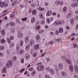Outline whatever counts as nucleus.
<instances>
[{
  "label": "nucleus",
  "mask_w": 78,
  "mask_h": 78,
  "mask_svg": "<svg viewBox=\"0 0 78 78\" xmlns=\"http://www.w3.org/2000/svg\"><path fill=\"white\" fill-rule=\"evenodd\" d=\"M65 61L67 62V63L69 64H71L72 63V62L69 59H65Z\"/></svg>",
  "instance_id": "17"
},
{
  "label": "nucleus",
  "mask_w": 78,
  "mask_h": 78,
  "mask_svg": "<svg viewBox=\"0 0 78 78\" xmlns=\"http://www.w3.org/2000/svg\"><path fill=\"white\" fill-rule=\"evenodd\" d=\"M23 34L22 33H19L17 35V36L19 38H20L23 37Z\"/></svg>",
  "instance_id": "12"
},
{
  "label": "nucleus",
  "mask_w": 78,
  "mask_h": 78,
  "mask_svg": "<svg viewBox=\"0 0 78 78\" xmlns=\"http://www.w3.org/2000/svg\"><path fill=\"white\" fill-rule=\"evenodd\" d=\"M9 25H10V26H11L12 27H14L15 26V23L14 22H11L9 23Z\"/></svg>",
  "instance_id": "15"
},
{
  "label": "nucleus",
  "mask_w": 78,
  "mask_h": 78,
  "mask_svg": "<svg viewBox=\"0 0 78 78\" xmlns=\"http://www.w3.org/2000/svg\"><path fill=\"white\" fill-rule=\"evenodd\" d=\"M39 16H40V18H43V14L41 13H40L39 14Z\"/></svg>",
  "instance_id": "49"
},
{
  "label": "nucleus",
  "mask_w": 78,
  "mask_h": 78,
  "mask_svg": "<svg viewBox=\"0 0 78 78\" xmlns=\"http://www.w3.org/2000/svg\"><path fill=\"white\" fill-rule=\"evenodd\" d=\"M21 63H23L24 62V59L23 58H22L21 59V61H20Z\"/></svg>",
  "instance_id": "39"
},
{
  "label": "nucleus",
  "mask_w": 78,
  "mask_h": 78,
  "mask_svg": "<svg viewBox=\"0 0 78 78\" xmlns=\"http://www.w3.org/2000/svg\"><path fill=\"white\" fill-rule=\"evenodd\" d=\"M73 78H78V77L76 75H75L73 76Z\"/></svg>",
  "instance_id": "62"
},
{
  "label": "nucleus",
  "mask_w": 78,
  "mask_h": 78,
  "mask_svg": "<svg viewBox=\"0 0 78 78\" xmlns=\"http://www.w3.org/2000/svg\"><path fill=\"white\" fill-rule=\"evenodd\" d=\"M29 41V37H28L26 36L25 37V42L26 43H28Z\"/></svg>",
  "instance_id": "13"
},
{
  "label": "nucleus",
  "mask_w": 78,
  "mask_h": 78,
  "mask_svg": "<svg viewBox=\"0 0 78 78\" xmlns=\"http://www.w3.org/2000/svg\"><path fill=\"white\" fill-rule=\"evenodd\" d=\"M10 31L11 32L12 34H14L15 33V30L14 29H11Z\"/></svg>",
  "instance_id": "28"
},
{
  "label": "nucleus",
  "mask_w": 78,
  "mask_h": 78,
  "mask_svg": "<svg viewBox=\"0 0 78 78\" xmlns=\"http://www.w3.org/2000/svg\"><path fill=\"white\" fill-rule=\"evenodd\" d=\"M44 10V8H42L41 7H39V11H42Z\"/></svg>",
  "instance_id": "37"
},
{
  "label": "nucleus",
  "mask_w": 78,
  "mask_h": 78,
  "mask_svg": "<svg viewBox=\"0 0 78 78\" xmlns=\"http://www.w3.org/2000/svg\"><path fill=\"white\" fill-rule=\"evenodd\" d=\"M44 69V65H39V66H37V70L38 71H43Z\"/></svg>",
  "instance_id": "2"
},
{
  "label": "nucleus",
  "mask_w": 78,
  "mask_h": 78,
  "mask_svg": "<svg viewBox=\"0 0 78 78\" xmlns=\"http://www.w3.org/2000/svg\"><path fill=\"white\" fill-rule=\"evenodd\" d=\"M60 32L58 30H56L55 31V34L56 35H58Z\"/></svg>",
  "instance_id": "52"
},
{
  "label": "nucleus",
  "mask_w": 78,
  "mask_h": 78,
  "mask_svg": "<svg viewBox=\"0 0 78 78\" xmlns=\"http://www.w3.org/2000/svg\"><path fill=\"white\" fill-rule=\"evenodd\" d=\"M50 70V67H48L46 69V71H49V70Z\"/></svg>",
  "instance_id": "54"
},
{
  "label": "nucleus",
  "mask_w": 78,
  "mask_h": 78,
  "mask_svg": "<svg viewBox=\"0 0 78 78\" xmlns=\"http://www.w3.org/2000/svg\"><path fill=\"white\" fill-rule=\"evenodd\" d=\"M71 16V14L70 13H68L67 14V16L68 17H70Z\"/></svg>",
  "instance_id": "56"
},
{
  "label": "nucleus",
  "mask_w": 78,
  "mask_h": 78,
  "mask_svg": "<svg viewBox=\"0 0 78 78\" xmlns=\"http://www.w3.org/2000/svg\"><path fill=\"white\" fill-rule=\"evenodd\" d=\"M60 22V21H59L58 20H56L55 21V22H54V25H55V24H57L59 23V22Z\"/></svg>",
  "instance_id": "40"
},
{
  "label": "nucleus",
  "mask_w": 78,
  "mask_h": 78,
  "mask_svg": "<svg viewBox=\"0 0 78 78\" xmlns=\"http://www.w3.org/2000/svg\"><path fill=\"white\" fill-rule=\"evenodd\" d=\"M50 73L52 75H54L55 73L54 70L53 69H50Z\"/></svg>",
  "instance_id": "18"
},
{
  "label": "nucleus",
  "mask_w": 78,
  "mask_h": 78,
  "mask_svg": "<svg viewBox=\"0 0 78 78\" xmlns=\"http://www.w3.org/2000/svg\"><path fill=\"white\" fill-rule=\"evenodd\" d=\"M17 53L20 55H23L24 53V50L23 49H21L19 50H17Z\"/></svg>",
  "instance_id": "3"
},
{
  "label": "nucleus",
  "mask_w": 78,
  "mask_h": 78,
  "mask_svg": "<svg viewBox=\"0 0 78 78\" xmlns=\"http://www.w3.org/2000/svg\"><path fill=\"white\" fill-rule=\"evenodd\" d=\"M74 19L76 20H78V16L77 15H75L74 17Z\"/></svg>",
  "instance_id": "41"
},
{
  "label": "nucleus",
  "mask_w": 78,
  "mask_h": 78,
  "mask_svg": "<svg viewBox=\"0 0 78 78\" xmlns=\"http://www.w3.org/2000/svg\"><path fill=\"white\" fill-rule=\"evenodd\" d=\"M52 13V11L51 10H49L47 12L46 15L47 16H50Z\"/></svg>",
  "instance_id": "7"
},
{
  "label": "nucleus",
  "mask_w": 78,
  "mask_h": 78,
  "mask_svg": "<svg viewBox=\"0 0 78 78\" xmlns=\"http://www.w3.org/2000/svg\"><path fill=\"white\" fill-rule=\"evenodd\" d=\"M8 4L6 3L5 2H2L1 5L0 6V7L1 8H5V7H7L8 6Z\"/></svg>",
  "instance_id": "4"
},
{
  "label": "nucleus",
  "mask_w": 78,
  "mask_h": 78,
  "mask_svg": "<svg viewBox=\"0 0 78 78\" xmlns=\"http://www.w3.org/2000/svg\"><path fill=\"white\" fill-rule=\"evenodd\" d=\"M9 26V24L7 23V24H6L5 25V27L6 28H7Z\"/></svg>",
  "instance_id": "63"
},
{
  "label": "nucleus",
  "mask_w": 78,
  "mask_h": 78,
  "mask_svg": "<svg viewBox=\"0 0 78 78\" xmlns=\"http://www.w3.org/2000/svg\"><path fill=\"white\" fill-rule=\"evenodd\" d=\"M30 46L32 47L34 46V40L31 39L30 40Z\"/></svg>",
  "instance_id": "9"
},
{
  "label": "nucleus",
  "mask_w": 78,
  "mask_h": 78,
  "mask_svg": "<svg viewBox=\"0 0 78 78\" xmlns=\"http://www.w3.org/2000/svg\"><path fill=\"white\" fill-rule=\"evenodd\" d=\"M12 60H10L8 61V63L6 65V68L7 69L9 68L10 67L12 66Z\"/></svg>",
  "instance_id": "1"
},
{
  "label": "nucleus",
  "mask_w": 78,
  "mask_h": 78,
  "mask_svg": "<svg viewBox=\"0 0 78 78\" xmlns=\"http://www.w3.org/2000/svg\"><path fill=\"white\" fill-rule=\"evenodd\" d=\"M33 57H34L36 56H37V53L35 52H34V53H33Z\"/></svg>",
  "instance_id": "51"
},
{
  "label": "nucleus",
  "mask_w": 78,
  "mask_h": 78,
  "mask_svg": "<svg viewBox=\"0 0 78 78\" xmlns=\"http://www.w3.org/2000/svg\"><path fill=\"white\" fill-rule=\"evenodd\" d=\"M14 43H11V44L10 45V47H13L14 46Z\"/></svg>",
  "instance_id": "53"
},
{
  "label": "nucleus",
  "mask_w": 78,
  "mask_h": 78,
  "mask_svg": "<svg viewBox=\"0 0 78 78\" xmlns=\"http://www.w3.org/2000/svg\"><path fill=\"white\" fill-rule=\"evenodd\" d=\"M73 47L74 48H77L78 47V45L77 44H75L73 45Z\"/></svg>",
  "instance_id": "36"
},
{
  "label": "nucleus",
  "mask_w": 78,
  "mask_h": 78,
  "mask_svg": "<svg viewBox=\"0 0 78 78\" xmlns=\"http://www.w3.org/2000/svg\"><path fill=\"white\" fill-rule=\"evenodd\" d=\"M45 78H50V76L49 75H48V74H46L45 76Z\"/></svg>",
  "instance_id": "50"
},
{
  "label": "nucleus",
  "mask_w": 78,
  "mask_h": 78,
  "mask_svg": "<svg viewBox=\"0 0 78 78\" xmlns=\"http://www.w3.org/2000/svg\"><path fill=\"white\" fill-rule=\"evenodd\" d=\"M33 70V68L32 67L30 68L29 69V70H30V71H32Z\"/></svg>",
  "instance_id": "60"
},
{
  "label": "nucleus",
  "mask_w": 78,
  "mask_h": 78,
  "mask_svg": "<svg viewBox=\"0 0 78 78\" xmlns=\"http://www.w3.org/2000/svg\"><path fill=\"white\" fill-rule=\"evenodd\" d=\"M27 17H25L24 18H22V20L23 21H26L27 20Z\"/></svg>",
  "instance_id": "43"
},
{
  "label": "nucleus",
  "mask_w": 78,
  "mask_h": 78,
  "mask_svg": "<svg viewBox=\"0 0 78 78\" xmlns=\"http://www.w3.org/2000/svg\"><path fill=\"white\" fill-rule=\"evenodd\" d=\"M74 66H75V72L76 73H78V67L76 65H75Z\"/></svg>",
  "instance_id": "19"
},
{
  "label": "nucleus",
  "mask_w": 78,
  "mask_h": 78,
  "mask_svg": "<svg viewBox=\"0 0 78 78\" xmlns=\"http://www.w3.org/2000/svg\"><path fill=\"white\" fill-rule=\"evenodd\" d=\"M30 45L29 44L27 45L26 47V51H28V50L30 49Z\"/></svg>",
  "instance_id": "21"
},
{
  "label": "nucleus",
  "mask_w": 78,
  "mask_h": 78,
  "mask_svg": "<svg viewBox=\"0 0 78 78\" xmlns=\"http://www.w3.org/2000/svg\"><path fill=\"white\" fill-rule=\"evenodd\" d=\"M16 59H17V57L16 56H13V58L12 59V60L13 61H16Z\"/></svg>",
  "instance_id": "45"
},
{
  "label": "nucleus",
  "mask_w": 78,
  "mask_h": 78,
  "mask_svg": "<svg viewBox=\"0 0 78 78\" xmlns=\"http://www.w3.org/2000/svg\"><path fill=\"white\" fill-rule=\"evenodd\" d=\"M67 10V8L66 7H65L63 8V9H62V11H63L64 12H66V10Z\"/></svg>",
  "instance_id": "29"
},
{
  "label": "nucleus",
  "mask_w": 78,
  "mask_h": 78,
  "mask_svg": "<svg viewBox=\"0 0 78 78\" xmlns=\"http://www.w3.org/2000/svg\"><path fill=\"white\" fill-rule=\"evenodd\" d=\"M75 29H76V30H77L78 29V24H77L76 25V27Z\"/></svg>",
  "instance_id": "64"
},
{
  "label": "nucleus",
  "mask_w": 78,
  "mask_h": 78,
  "mask_svg": "<svg viewBox=\"0 0 78 78\" xmlns=\"http://www.w3.org/2000/svg\"><path fill=\"white\" fill-rule=\"evenodd\" d=\"M10 39L12 41L14 39V37L13 36H11L10 37Z\"/></svg>",
  "instance_id": "46"
},
{
  "label": "nucleus",
  "mask_w": 78,
  "mask_h": 78,
  "mask_svg": "<svg viewBox=\"0 0 78 78\" xmlns=\"http://www.w3.org/2000/svg\"><path fill=\"white\" fill-rule=\"evenodd\" d=\"M45 5H46V6H48L49 5V3L48 2H45Z\"/></svg>",
  "instance_id": "55"
},
{
  "label": "nucleus",
  "mask_w": 78,
  "mask_h": 78,
  "mask_svg": "<svg viewBox=\"0 0 78 78\" xmlns=\"http://www.w3.org/2000/svg\"><path fill=\"white\" fill-rule=\"evenodd\" d=\"M21 47L22 46H20V44H18L17 45H16V50L17 51L19 50L20 48H21Z\"/></svg>",
  "instance_id": "10"
},
{
  "label": "nucleus",
  "mask_w": 78,
  "mask_h": 78,
  "mask_svg": "<svg viewBox=\"0 0 78 78\" xmlns=\"http://www.w3.org/2000/svg\"><path fill=\"white\" fill-rule=\"evenodd\" d=\"M69 70L71 72H73L74 70L73 66L72 65H69Z\"/></svg>",
  "instance_id": "6"
},
{
  "label": "nucleus",
  "mask_w": 78,
  "mask_h": 78,
  "mask_svg": "<svg viewBox=\"0 0 78 78\" xmlns=\"http://www.w3.org/2000/svg\"><path fill=\"white\" fill-rule=\"evenodd\" d=\"M54 42L53 41H50L49 42L48 44H46V46L48 47H51L52 46V45H53V44H54Z\"/></svg>",
  "instance_id": "5"
},
{
  "label": "nucleus",
  "mask_w": 78,
  "mask_h": 78,
  "mask_svg": "<svg viewBox=\"0 0 78 78\" xmlns=\"http://www.w3.org/2000/svg\"><path fill=\"white\" fill-rule=\"evenodd\" d=\"M78 5V3H77L76 2H74L71 4V6L72 7L75 8Z\"/></svg>",
  "instance_id": "8"
},
{
  "label": "nucleus",
  "mask_w": 78,
  "mask_h": 78,
  "mask_svg": "<svg viewBox=\"0 0 78 78\" xmlns=\"http://www.w3.org/2000/svg\"><path fill=\"white\" fill-rule=\"evenodd\" d=\"M17 3V1H16L13 2V3H12V4L14 5H16Z\"/></svg>",
  "instance_id": "58"
},
{
  "label": "nucleus",
  "mask_w": 78,
  "mask_h": 78,
  "mask_svg": "<svg viewBox=\"0 0 78 78\" xmlns=\"http://www.w3.org/2000/svg\"><path fill=\"white\" fill-rule=\"evenodd\" d=\"M36 28H37V29L39 30L40 29V27L39 26H38L36 27Z\"/></svg>",
  "instance_id": "61"
},
{
  "label": "nucleus",
  "mask_w": 78,
  "mask_h": 78,
  "mask_svg": "<svg viewBox=\"0 0 78 78\" xmlns=\"http://www.w3.org/2000/svg\"><path fill=\"white\" fill-rule=\"evenodd\" d=\"M71 23L72 25H73L74 23V21L73 20H71Z\"/></svg>",
  "instance_id": "57"
},
{
  "label": "nucleus",
  "mask_w": 78,
  "mask_h": 78,
  "mask_svg": "<svg viewBox=\"0 0 78 78\" xmlns=\"http://www.w3.org/2000/svg\"><path fill=\"white\" fill-rule=\"evenodd\" d=\"M34 52H34V49H31V50H30V53H31V54L32 55L34 53Z\"/></svg>",
  "instance_id": "35"
},
{
  "label": "nucleus",
  "mask_w": 78,
  "mask_h": 78,
  "mask_svg": "<svg viewBox=\"0 0 78 78\" xmlns=\"http://www.w3.org/2000/svg\"><path fill=\"white\" fill-rule=\"evenodd\" d=\"M35 21H36L35 18V17H33L31 19V22L32 23H34Z\"/></svg>",
  "instance_id": "20"
},
{
  "label": "nucleus",
  "mask_w": 78,
  "mask_h": 78,
  "mask_svg": "<svg viewBox=\"0 0 78 78\" xmlns=\"http://www.w3.org/2000/svg\"><path fill=\"white\" fill-rule=\"evenodd\" d=\"M61 40L62 39L60 38L56 40V41H58L59 43H60L61 42Z\"/></svg>",
  "instance_id": "34"
},
{
  "label": "nucleus",
  "mask_w": 78,
  "mask_h": 78,
  "mask_svg": "<svg viewBox=\"0 0 78 78\" xmlns=\"http://www.w3.org/2000/svg\"><path fill=\"white\" fill-rule=\"evenodd\" d=\"M0 49L4 50V46H1L0 47Z\"/></svg>",
  "instance_id": "42"
},
{
  "label": "nucleus",
  "mask_w": 78,
  "mask_h": 78,
  "mask_svg": "<svg viewBox=\"0 0 78 78\" xmlns=\"http://www.w3.org/2000/svg\"><path fill=\"white\" fill-rule=\"evenodd\" d=\"M4 54L3 52L0 51V57L4 56Z\"/></svg>",
  "instance_id": "44"
},
{
  "label": "nucleus",
  "mask_w": 78,
  "mask_h": 78,
  "mask_svg": "<svg viewBox=\"0 0 78 78\" xmlns=\"http://www.w3.org/2000/svg\"><path fill=\"white\" fill-rule=\"evenodd\" d=\"M23 44L24 41L22 40H21L19 45H20L21 46H23Z\"/></svg>",
  "instance_id": "27"
},
{
  "label": "nucleus",
  "mask_w": 78,
  "mask_h": 78,
  "mask_svg": "<svg viewBox=\"0 0 78 78\" xmlns=\"http://www.w3.org/2000/svg\"><path fill=\"white\" fill-rule=\"evenodd\" d=\"M6 41H7L8 43H9V44H10L11 43V39L9 38H6Z\"/></svg>",
  "instance_id": "22"
},
{
  "label": "nucleus",
  "mask_w": 78,
  "mask_h": 78,
  "mask_svg": "<svg viewBox=\"0 0 78 78\" xmlns=\"http://www.w3.org/2000/svg\"><path fill=\"white\" fill-rule=\"evenodd\" d=\"M62 76L63 77H65L66 76H67V74L65 72L62 71L61 73Z\"/></svg>",
  "instance_id": "14"
},
{
  "label": "nucleus",
  "mask_w": 78,
  "mask_h": 78,
  "mask_svg": "<svg viewBox=\"0 0 78 78\" xmlns=\"http://www.w3.org/2000/svg\"><path fill=\"white\" fill-rule=\"evenodd\" d=\"M55 4H56L57 5H59L60 4V1H55Z\"/></svg>",
  "instance_id": "32"
},
{
  "label": "nucleus",
  "mask_w": 78,
  "mask_h": 78,
  "mask_svg": "<svg viewBox=\"0 0 78 78\" xmlns=\"http://www.w3.org/2000/svg\"><path fill=\"white\" fill-rule=\"evenodd\" d=\"M36 6V4L35 3L32 4L31 5V7L32 8H34Z\"/></svg>",
  "instance_id": "48"
},
{
  "label": "nucleus",
  "mask_w": 78,
  "mask_h": 78,
  "mask_svg": "<svg viewBox=\"0 0 78 78\" xmlns=\"http://www.w3.org/2000/svg\"><path fill=\"white\" fill-rule=\"evenodd\" d=\"M39 44H36L34 46V48L35 50H37L39 48Z\"/></svg>",
  "instance_id": "23"
},
{
  "label": "nucleus",
  "mask_w": 78,
  "mask_h": 78,
  "mask_svg": "<svg viewBox=\"0 0 78 78\" xmlns=\"http://www.w3.org/2000/svg\"><path fill=\"white\" fill-rule=\"evenodd\" d=\"M32 14L35 15L36 14V13H37V12L36 11V10H34L32 11Z\"/></svg>",
  "instance_id": "30"
},
{
  "label": "nucleus",
  "mask_w": 78,
  "mask_h": 78,
  "mask_svg": "<svg viewBox=\"0 0 78 78\" xmlns=\"http://www.w3.org/2000/svg\"><path fill=\"white\" fill-rule=\"evenodd\" d=\"M14 15H15L14 12H12L11 14L10 15V17L11 18H13V17H14Z\"/></svg>",
  "instance_id": "24"
},
{
  "label": "nucleus",
  "mask_w": 78,
  "mask_h": 78,
  "mask_svg": "<svg viewBox=\"0 0 78 78\" xmlns=\"http://www.w3.org/2000/svg\"><path fill=\"white\" fill-rule=\"evenodd\" d=\"M58 66L55 65L54 66V69L55 70V71L57 72L58 70Z\"/></svg>",
  "instance_id": "16"
},
{
  "label": "nucleus",
  "mask_w": 78,
  "mask_h": 78,
  "mask_svg": "<svg viewBox=\"0 0 78 78\" xmlns=\"http://www.w3.org/2000/svg\"><path fill=\"white\" fill-rule=\"evenodd\" d=\"M59 24L62 25L64 24V21L63 20H61L60 21H59Z\"/></svg>",
  "instance_id": "33"
},
{
  "label": "nucleus",
  "mask_w": 78,
  "mask_h": 78,
  "mask_svg": "<svg viewBox=\"0 0 78 78\" xmlns=\"http://www.w3.org/2000/svg\"><path fill=\"white\" fill-rule=\"evenodd\" d=\"M40 35H36V38L37 40H38L40 39Z\"/></svg>",
  "instance_id": "47"
},
{
  "label": "nucleus",
  "mask_w": 78,
  "mask_h": 78,
  "mask_svg": "<svg viewBox=\"0 0 78 78\" xmlns=\"http://www.w3.org/2000/svg\"><path fill=\"white\" fill-rule=\"evenodd\" d=\"M54 34L53 32H50V35H51V36H54Z\"/></svg>",
  "instance_id": "59"
},
{
  "label": "nucleus",
  "mask_w": 78,
  "mask_h": 78,
  "mask_svg": "<svg viewBox=\"0 0 78 78\" xmlns=\"http://www.w3.org/2000/svg\"><path fill=\"white\" fill-rule=\"evenodd\" d=\"M6 72V68H3L2 70V73H5Z\"/></svg>",
  "instance_id": "31"
},
{
  "label": "nucleus",
  "mask_w": 78,
  "mask_h": 78,
  "mask_svg": "<svg viewBox=\"0 0 78 78\" xmlns=\"http://www.w3.org/2000/svg\"><path fill=\"white\" fill-rule=\"evenodd\" d=\"M59 32L60 33H62L63 32V30L62 28L60 27L59 28Z\"/></svg>",
  "instance_id": "25"
},
{
  "label": "nucleus",
  "mask_w": 78,
  "mask_h": 78,
  "mask_svg": "<svg viewBox=\"0 0 78 78\" xmlns=\"http://www.w3.org/2000/svg\"><path fill=\"white\" fill-rule=\"evenodd\" d=\"M44 32V30H39V34H42Z\"/></svg>",
  "instance_id": "38"
},
{
  "label": "nucleus",
  "mask_w": 78,
  "mask_h": 78,
  "mask_svg": "<svg viewBox=\"0 0 78 78\" xmlns=\"http://www.w3.org/2000/svg\"><path fill=\"white\" fill-rule=\"evenodd\" d=\"M5 30H4L1 29L0 30V32L1 33L2 35L3 36H4L5 35Z\"/></svg>",
  "instance_id": "11"
},
{
  "label": "nucleus",
  "mask_w": 78,
  "mask_h": 78,
  "mask_svg": "<svg viewBox=\"0 0 78 78\" xmlns=\"http://www.w3.org/2000/svg\"><path fill=\"white\" fill-rule=\"evenodd\" d=\"M1 43L2 44H4V43H5L6 42V41L5 40H4V39H1L0 40Z\"/></svg>",
  "instance_id": "26"
}]
</instances>
